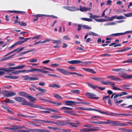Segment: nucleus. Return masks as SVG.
Listing matches in <instances>:
<instances>
[{"mask_svg":"<svg viewBox=\"0 0 132 132\" xmlns=\"http://www.w3.org/2000/svg\"><path fill=\"white\" fill-rule=\"evenodd\" d=\"M51 41H52L53 43H60L61 42V41L59 40H54L51 39Z\"/></svg>","mask_w":132,"mask_h":132,"instance_id":"nucleus-56","label":"nucleus"},{"mask_svg":"<svg viewBox=\"0 0 132 132\" xmlns=\"http://www.w3.org/2000/svg\"><path fill=\"white\" fill-rule=\"evenodd\" d=\"M116 99H114V102L115 104L117 105H118V104L122 102L123 101L122 100H121L118 101H117Z\"/></svg>","mask_w":132,"mask_h":132,"instance_id":"nucleus-37","label":"nucleus"},{"mask_svg":"<svg viewBox=\"0 0 132 132\" xmlns=\"http://www.w3.org/2000/svg\"><path fill=\"white\" fill-rule=\"evenodd\" d=\"M26 66L24 65H19L15 67L14 68L16 69H22L25 67Z\"/></svg>","mask_w":132,"mask_h":132,"instance_id":"nucleus-28","label":"nucleus"},{"mask_svg":"<svg viewBox=\"0 0 132 132\" xmlns=\"http://www.w3.org/2000/svg\"><path fill=\"white\" fill-rule=\"evenodd\" d=\"M106 77L109 79H110L112 80L118 81L119 80H121V79L119 77H116L113 75L108 76H106Z\"/></svg>","mask_w":132,"mask_h":132,"instance_id":"nucleus-9","label":"nucleus"},{"mask_svg":"<svg viewBox=\"0 0 132 132\" xmlns=\"http://www.w3.org/2000/svg\"><path fill=\"white\" fill-rule=\"evenodd\" d=\"M124 63H132V58L128 59L127 60H126L123 62Z\"/></svg>","mask_w":132,"mask_h":132,"instance_id":"nucleus-55","label":"nucleus"},{"mask_svg":"<svg viewBox=\"0 0 132 132\" xmlns=\"http://www.w3.org/2000/svg\"><path fill=\"white\" fill-rule=\"evenodd\" d=\"M91 9V8H87L85 7H82L81 5H80V8L79 10L81 12H86L88 11H90Z\"/></svg>","mask_w":132,"mask_h":132,"instance_id":"nucleus-12","label":"nucleus"},{"mask_svg":"<svg viewBox=\"0 0 132 132\" xmlns=\"http://www.w3.org/2000/svg\"><path fill=\"white\" fill-rule=\"evenodd\" d=\"M30 77L28 75L22 76V77L23 78V80H30Z\"/></svg>","mask_w":132,"mask_h":132,"instance_id":"nucleus-40","label":"nucleus"},{"mask_svg":"<svg viewBox=\"0 0 132 132\" xmlns=\"http://www.w3.org/2000/svg\"><path fill=\"white\" fill-rule=\"evenodd\" d=\"M91 78L94 80L98 81H101V83L103 84L102 83L104 82V81L103 80V79L101 78H98V77H91Z\"/></svg>","mask_w":132,"mask_h":132,"instance_id":"nucleus-17","label":"nucleus"},{"mask_svg":"<svg viewBox=\"0 0 132 132\" xmlns=\"http://www.w3.org/2000/svg\"><path fill=\"white\" fill-rule=\"evenodd\" d=\"M125 70L124 69H121V68H119V69H113L112 70L113 71H115V72H119L120 71V72H119L118 73V75L119 76H120L119 75V73H125V72H124L123 71Z\"/></svg>","mask_w":132,"mask_h":132,"instance_id":"nucleus-16","label":"nucleus"},{"mask_svg":"<svg viewBox=\"0 0 132 132\" xmlns=\"http://www.w3.org/2000/svg\"><path fill=\"white\" fill-rule=\"evenodd\" d=\"M89 35H92L93 36H97L98 35V34L92 32H90L89 33Z\"/></svg>","mask_w":132,"mask_h":132,"instance_id":"nucleus-57","label":"nucleus"},{"mask_svg":"<svg viewBox=\"0 0 132 132\" xmlns=\"http://www.w3.org/2000/svg\"><path fill=\"white\" fill-rule=\"evenodd\" d=\"M100 128L97 127H93L92 128H90V131H98Z\"/></svg>","mask_w":132,"mask_h":132,"instance_id":"nucleus-32","label":"nucleus"},{"mask_svg":"<svg viewBox=\"0 0 132 132\" xmlns=\"http://www.w3.org/2000/svg\"><path fill=\"white\" fill-rule=\"evenodd\" d=\"M68 124H69L71 126L75 127H78V126L74 123L67 122V125Z\"/></svg>","mask_w":132,"mask_h":132,"instance_id":"nucleus-29","label":"nucleus"},{"mask_svg":"<svg viewBox=\"0 0 132 132\" xmlns=\"http://www.w3.org/2000/svg\"><path fill=\"white\" fill-rule=\"evenodd\" d=\"M70 74H75L78 76H80V77H83L84 76L81 74L78 73H77L75 72H70Z\"/></svg>","mask_w":132,"mask_h":132,"instance_id":"nucleus-36","label":"nucleus"},{"mask_svg":"<svg viewBox=\"0 0 132 132\" xmlns=\"http://www.w3.org/2000/svg\"><path fill=\"white\" fill-rule=\"evenodd\" d=\"M49 87L53 88L56 87L59 88L60 87V85L59 84L55 83H53L52 84H50L49 85Z\"/></svg>","mask_w":132,"mask_h":132,"instance_id":"nucleus-21","label":"nucleus"},{"mask_svg":"<svg viewBox=\"0 0 132 132\" xmlns=\"http://www.w3.org/2000/svg\"><path fill=\"white\" fill-rule=\"evenodd\" d=\"M3 93L5 97H9L15 95L16 94L12 91L4 90L3 91Z\"/></svg>","mask_w":132,"mask_h":132,"instance_id":"nucleus-3","label":"nucleus"},{"mask_svg":"<svg viewBox=\"0 0 132 132\" xmlns=\"http://www.w3.org/2000/svg\"><path fill=\"white\" fill-rule=\"evenodd\" d=\"M89 111H95L103 114L104 112V111H102L100 110H98L96 109H93L91 108H89Z\"/></svg>","mask_w":132,"mask_h":132,"instance_id":"nucleus-30","label":"nucleus"},{"mask_svg":"<svg viewBox=\"0 0 132 132\" xmlns=\"http://www.w3.org/2000/svg\"><path fill=\"white\" fill-rule=\"evenodd\" d=\"M50 117L55 119H58V118H61L62 117V116H59L56 115L51 116Z\"/></svg>","mask_w":132,"mask_h":132,"instance_id":"nucleus-44","label":"nucleus"},{"mask_svg":"<svg viewBox=\"0 0 132 132\" xmlns=\"http://www.w3.org/2000/svg\"><path fill=\"white\" fill-rule=\"evenodd\" d=\"M67 62L69 64H77L82 63V62L81 61L77 60H73L70 61H68Z\"/></svg>","mask_w":132,"mask_h":132,"instance_id":"nucleus-15","label":"nucleus"},{"mask_svg":"<svg viewBox=\"0 0 132 132\" xmlns=\"http://www.w3.org/2000/svg\"><path fill=\"white\" fill-rule=\"evenodd\" d=\"M82 27L85 29H92L91 27L85 25L84 24L82 26Z\"/></svg>","mask_w":132,"mask_h":132,"instance_id":"nucleus-50","label":"nucleus"},{"mask_svg":"<svg viewBox=\"0 0 132 132\" xmlns=\"http://www.w3.org/2000/svg\"><path fill=\"white\" fill-rule=\"evenodd\" d=\"M43 120H41L39 119H35L34 120V121L36 122L40 123H43Z\"/></svg>","mask_w":132,"mask_h":132,"instance_id":"nucleus-43","label":"nucleus"},{"mask_svg":"<svg viewBox=\"0 0 132 132\" xmlns=\"http://www.w3.org/2000/svg\"><path fill=\"white\" fill-rule=\"evenodd\" d=\"M112 88V89H113L114 90H120V91L122 90L120 88L117 87L116 86H114Z\"/></svg>","mask_w":132,"mask_h":132,"instance_id":"nucleus-58","label":"nucleus"},{"mask_svg":"<svg viewBox=\"0 0 132 132\" xmlns=\"http://www.w3.org/2000/svg\"><path fill=\"white\" fill-rule=\"evenodd\" d=\"M124 15L126 17H129L132 16V12L128 13L127 14H124Z\"/></svg>","mask_w":132,"mask_h":132,"instance_id":"nucleus-63","label":"nucleus"},{"mask_svg":"<svg viewBox=\"0 0 132 132\" xmlns=\"http://www.w3.org/2000/svg\"><path fill=\"white\" fill-rule=\"evenodd\" d=\"M123 95L122 93L119 94H117L115 95L114 97V99H117L119 96H121Z\"/></svg>","mask_w":132,"mask_h":132,"instance_id":"nucleus-51","label":"nucleus"},{"mask_svg":"<svg viewBox=\"0 0 132 132\" xmlns=\"http://www.w3.org/2000/svg\"><path fill=\"white\" fill-rule=\"evenodd\" d=\"M37 132H51L49 130H46L44 129H38Z\"/></svg>","mask_w":132,"mask_h":132,"instance_id":"nucleus-35","label":"nucleus"},{"mask_svg":"<svg viewBox=\"0 0 132 132\" xmlns=\"http://www.w3.org/2000/svg\"><path fill=\"white\" fill-rule=\"evenodd\" d=\"M85 95L87 96H88V97L91 99V98L93 97L92 96H95L96 95L93 93H90L89 92L86 93L85 94Z\"/></svg>","mask_w":132,"mask_h":132,"instance_id":"nucleus-25","label":"nucleus"},{"mask_svg":"<svg viewBox=\"0 0 132 132\" xmlns=\"http://www.w3.org/2000/svg\"><path fill=\"white\" fill-rule=\"evenodd\" d=\"M35 71L40 72L44 73H49V72L43 70L38 69H30V72H33Z\"/></svg>","mask_w":132,"mask_h":132,"instance_id":"nucleus-11","label":"nucleus"},{"mask_svg":"<svg viewBox=\"0 0 132 132\" xmlns=\"http://www.w3.org/2000/svg\"><path fill=\"white\" fill-rule=\"evenodd\" d=\"M52 121L50 120H43V123H52Z\"/></svg>","mask_w":132,"mask_h":132,"instance_id":"nucleus-62","label":"nucleus"},{"mask_svg":"<svg viewBox=\"0 0 132 132\" xmlns=\"http://www.w3.org/2000/svg\"><path fill=\"white\" fill-rule=\"evenodd\" d=\"M56 70L61 73L65 75H70V72H69L65 69L61 68H57Z\"/></svg>","mask_w":132,"mask_h":132,"instance_id":"nucleus-10","label":"nucleus"},{"mask_svg":"<svg viewBox=\"0 0 132 132\" xmlns=\"http://www.w3.org/2000/svg\"><path fill=\"white\" fill-rule=\"evenodd\" d=\"M122 35V33H117L116 34H111L109 36H119L120 35Z\"/></svg>","mask_w":132,"mask_h":132,"instance_id":"nucleus-34","label":"nucleus"},{"mask_svg":"<svg viewBox=\"0 0 132 132\" xmlns=\"http://www.w3.org/2000/svg\"><path fill=\"white\" fill-rule=\"evenodd\" d=\"M38 90L40 92H42L43 93H45L46 92V90L44 89L41 88H37Z\"/></svg>","mask_w":132,"mask_h":132,"instance_id":"nucleus-47","label":"nucleus"},{"mask_svg":"<svg viewBox=\"0 0 132 132\" xmlns=\"http://www.w3.org/2000/svg\"><path fill=\"white\" fill-rule=\"evenodd\" d=\"M37 59H33L29 61V62L30 63H35L37 62Z\"/></svg>","mask_w":132,"mask_h":132,"instance_id":"nucleus-64","label":"nucleus"},{"mask_svg":"<svg viewBox=\"0 0 132 132\" xmlns=\"http://www.w3.org/2000/svg\"><path fill=\"white\" fill-rule=\"evenodd\" d=\"M14 67H12V68H10L9 69H7L6 68V72H11L13 71L14 70L13 69H15L14 68Z\"/></svg>","mask_w":132,"mask_h":132,"instance_id":"nucleus-48","label":"nucleus"},{"mask_svg":"<svg viewBox=\"0 0 132 132\" xmlns=\"http://www.w3.org/2000/svg\"><path fill=\"white\" fill-rule=\"evenodd\" d=\"M62 39L64 40H70V38L69 37L68 35L64 36L62 38Z\"/></svg>","mask_w":132,"mask_h":132,"instance_id":"nucleus-54","label":"nucleus"},{"mask_svg":"<svg viewBox=\"0 0 132 132\" xmlns=\"http://www.w3.org/2000/svg\"><path fill=\"white\" fill-rule=\"evenodd\" d=\"M30 72V69L29 70H22L16 71L14 72H12V73L14 75H17L20 72H24L26 73H28Z\"/></svg>","mask_w":132,"mask_h":132,"instance_id":"nucleus-13","label":"nucleus"},{"mask_svg":"<svg viewBox=\"0 0 132 132\" xmlns=\"http://www.w3.org/2000/svg\"><path fill=\"white\" fill-rule=\"evenodd\" d=\"M102 83L103 84V85H107L109 84H110V85L112 86V87L114 86L115 85L114 83L111 81L107 82L106 81H104V82Z\"/></svg>","mask_w":132,"mask_h":132,"instance_id":"nucleus-23","label":"nucleus"},{"mask_svg":"<svg viewBox=\"0 0 132 132\" xmlns=\"http://www.w3.org/2000/svg\"><path fill=\"white\" fill-rule=\"evenodd\" d=\"M29 132L31 131L32 132H37L38 129H29Z\"/></svg>","mask_w":132,"mask_h":132,"instance_id":"nucleus-61","label":"nucleus"},{"mask_svg":"<svg viewBox=\"0 0 132 132\" xmlns=\"http://www.w3.org/2000/svg\"><path fill=\"white\" fill-rule=\"evenodd\" d=\"M67 125V122L63 121L58 120V126H63Z\"/></svg>","mask_w":132,"mask_h":132,"instance_id":"nucleus-18","label":"nucleus"},{"mask_svg":"<svg viewBox=\"0 0 132 132\" xmlns=\"http://www.w3.org/2000/svg\"><path fill=\"white\" fill-rule=\"evenodd\" d=\"M89 122L92 123H94L95 124V125H100V124H106L109 123L108 122H106V121H97L95 122H93L92 121H89Z\"/></svg>","mask_w":132,"mask_h":132,"instance_id":"nucleus-14","label":"nucleus"},{"mask_svg":"<svg viewBox=\"0 0 132 132\" xmlns=\"http://www.w3.org/2000/svg\"><path fill=\"white\" fill-rule=\"evenodd\" d=\"M116 16L117 15H116L113 16L112 17H111V18H108V20L109 21H110L113 20L114 19H116Z\"/></svg>","mask_w":132,"mask_h":132,"instance_id":"nucleus-49","label":"nucleus"},{"mask_svg":"<svg viewBox=\"0 0 132 132\" xmlns=\"http://www.w3.org/2000/svg\"><path fill=\"white\" fill-rule=\"evenodd\" d=\"M87 84L90 87L92 88L93 89H96V88H97L96 86H97L96 85L94 86L91 83L89 82H87Z\"/></svg>","mask_w":132,"mask_h":132,"instance_id":"nucleus-38","label":"nucleus"},{"mask_svg":"<svg viewBox=\"0 0 132 132\" xmlns=\"http://www.w3.org/2000/svg\"><path fill=\"white\" fill-rule=\"evenodd\" d=\"M103 114L111 116H114V113L111 112L109 113L107 112H104Z\"/></svg>","mask_w":132,"mask_h":132,"instance_id":"nucleus-42","label":"nucleus"},{"mask_svg":"<svg viewBox=\"0 0 132 132\" xmlns=\"http://www.w3.org/2000/svg\"><path fill=\"white\" fill-rule=\"evenodd\" d=\"M5 103H14V102L11 100H10L9 99H7L5 100L4 101Z\"/></svg>","mask_w":132,"mask_h":132,"instance_id":"nucleus-33","label":"nucleus"},{"mask_svg":"<svg viewBox=\"0 0 132 132\" xmlns=\"http://www.w3.org/2000/svg\"><path fill=\"white\" fill-rule=\"evenodd\" d=\"M27 97L31 101L33 102H35L37 100L36 98L32 97L29 94Z\"/></svg>","mask_w":132,"mask_h":132,"instance_id":"nucleus-24","label":"nucleus"},{"mask_svg":"<svg viewBox=\"0 0 132 132\" xmlns=\"http://www.w3.org/2000/svg\"><path fill=\"white\" fill-rule=\"evenodd\" d=\"M82 69L83 70L87 72H91L92 73L95 74L96 73V72L95 71L91 69L83 68H82Z\"/></svg>","mask_w":132,"mask_h":132,"instance_id":"nucleus-20","label":"nucleus"},{"mask_svg":"<svg viewBox=\"0 0 132 132\" xmlns=\"http://www.w3.org/2000/svg\"><path fill=\"white\" fill-rule=\"evenodd\" d=\"M119 75L121 77L124 79H129L132 78V75H128L126 73H119Z\"/></svg>","mask_w":132,"mask_h":132,"instance_id":"nucleus-5","label":"nucleus"},{"mask_svg":"<svg viewBox=\"0 0 132 132\" xmlns=\"http://www.w3.org/2000/svg\"><path fill=\"white\" fill-rule=\"evenodd\" d=\"M24 43V42L22 41H18L16 42L15 43V45H21Z\"/></svg>","mask_w":132,"mask_h":132,"instance_id":"nucleus-60","label":"nucleus"},{"mask_svg":"<svg viewBox=\"0 0 132 132\" xmlns=\"http://www.w3.org/2000/svg\"><path fill=\"white\" fill-rule=\"evenodd\" d=\"M75 103V102L72 101H65V104L67 105H71Z\"/></svg>","mask_w":132,"mask_h":132,"instance_id":"nucleus-27","label":"nucleus"},{"mask_svg":"<svg viewBox=\"0 0 132 132\" xmlns=\"http://www.w3.org/2000/svg\"><path fill=\"white\" fill-rule=\"evenodd\" d=\"M53 96L55 98L59 99H60L62 100L63 99L62 97L60 95L58 94H53Z\"/></svg>","mask_w":132,"mask_h":132,"instance_id":"nucleus-31","label":"nucleus"},{"mask_svg":"<svg viewBox=\"0 0 132 132\" xmlns=\"http://www.w3.org/2000/svg\"><path fill=\"white\" fill-rule=\"evenodd\" d=\"M93 63V62L90 61H88L87 62H82V63L83 64L85 65H89Z\"/></svg>","mask_w":132,"mask_h":132,"instance_id":"nucleus-52","label":"nucleus"},{"mask_svg":"<svg viewBox=\"0 0 132 132\" xmlns=\"http://www.w3.org/2000/svg\"><path fill=\"white\" fill-rule=\"evenodd\" d=\"M18 22L19 24L21 26H27L26 23L24 22L23 21H20Z\"/></svg>","mask_w":132,"mask_h":132,"instance_id":"nucleus-45","label":"nucleus"},{"mask_svg":"<svg viewBox=\"0 0 132 132\" xmlns=\"http://www.w3.org/2000/svg\"><path fill=\"white\" fill-rule=\"evenodd\" d=\"M81 132H89L90 131V129H88L87 128H84L80 129V130Z\"/></svg>","mask_w":132,"mask_h":132,"instance_id":"nucleus-39","label":"nucleus"},{"mask_svg":"<svg viewBox=\"0 0 132 132\" xmlns=\"http://www.w3.org/2000/svg\"><path fill=\"white\" fill-rule=\"evenodd\" d=\"M125 17L122 15H120V16H118L117 15L116 19H123L125 18Z\"/></svg>","mask_w":132,"mask_h":132,"instance_id":"nucleus-59","label":"nucleus"},{"mask_svg":"<svg viewBox=\"0 0 132 132\" xmlns=\"http://www.w3.org/2000/svg\"><path fill=\"white\" fill-rule=\"evenodd\" d=\"M63 8L66 10L71 11H74L79 10L78 8L74 6L70 7L65 6Z\"/></svg>","mask_w":132,"mask_h":132,"instance_id":"nucleus-6","label":"nucleus"},{"mask_svg":"<svg viewBox=\"0 0 132 132\" xmlns=\"http://www.w3.org/2000/svg\"><path fill=\"white\" fill-rule=\"evenodd\" d=\"M91 18H81V20H83L88 21V22H91L93 21V20L91 19Z\"/></svg>","mask_w":132,"mask_h":132,"instance_id":"nucleus-41","label":"nucleus"},{"mask_svg":"<svg viewBox=\"0 0 132 132\" xmlns=\"http://www.w3.org/2000/svg\"><path fill=\"white\" fill-rule=\"evenodd\" d=\"M19 94L20 96L27 97L28 94L23 92H19Z\"/></svg>","mask_w":132,"mask_h":132,"instance_id":"nucleus-26","label":"nucleus"},{"mask_svg":"<svg viewBox=\"0 0 132 132\" xmlns=\"http://www.w3.org/2000/svg\"><path fill=\"white\" fill-rule=\"evenodd\" d=\"M131 86V85L130 84H127L126 85H123L120 86V87L124 88V89L126 90H129L130 88H128Z\"/></svg>","mask_w":132,"mask_h":132,"instance_id":"nucleus-19","label":"nucleus"},{"mask_svg":"<svg viewBox=\"0 0 132 132\" xmlns=\"http://www.w3.org/2000/svg\"><path fill=\"white\" fill-rule=\"evenodd\" d=\"M13 127H12V130L14 131H16L17 130L21 129L23 128L26 129H27V127L24 126H20L14 125L13 126Z\"/></svg>","mask_w":132,"mask_h":132,"instance_id":"nucleus-4","label":"nucleus"},{"mask_svg":"<svg viewBox=\"0 0 132 132\" xmlns=\"http://www.w3.org/2000/svg\"><path fill=\"white\" fill-rule=\"evenodd\" d=\"M90 15L89 17L90 18L94 19V20L97 22H101V19H97V18L100 17V16L97 15H93L91 13L89 14Z\"/></svg>","mask_w":132,"mask_h":132,"instance_id":"nucleus-8","label":"nucleus"},{"mask_svg":"<svg viewBox=\"0 0 132 132\" xmlns=\"http://www.w3.org/2000/svg\"><path fill=\"white\" fill-rule=\"evenodd\" d=\"M70 92L74 93L77 94H79L80 92V91L78 89L71 90Z\"/></svg>","mask_w":132,"mask_h":132,"instance_id":"nucleus-46","label":"nucleus"},{"mask_svg":"<svg viewBox=\"0 0 132 132\" xmlns=\"http://www.w3.org/2000/svg\"><path fill=\"white\" fill-rule=\"evenodd\" d=\"M39 106H40L41 107L39 108H38L41 109H45L46 110H48L50 112V111L52 112L55 113H60V112L57 110L53 109H52L48 108H44L41 106L38 105Z\"/></svg>","mask_w":132,"mask_h":132,"instance_id":"nucleus-7","label":"nucleus"},{"mask_svg":"<svg viewBox=\"0 0 132 132\" xmlns=\"http://www.w3.org/2000/svg\"><path fill=\"white\" fill-rule=\"evenodd\" d=\"M2 106L4 109L8 111L9 113L12 114H14V113L13 112L10 111L9 109L6 106L2 105Z\"/></svg>","mask_w":132,"mask_h":132,"instance_id":"nucleus-22","label":"nucleus"},{"mask_svg":"<svg viewBox=\"0 0 132 132\" xmlns=\"http://www.w3.org/2000/svg\"><path fill=\"white\" fill-rule=\"evenodd\" d=\"M106 122H108L109 123L106 124L112 123L115 126H126L127 125V124L126 123H120L119 121H111L110 119H107L106 120Z\"/></svg>","mask_w":132,"mask_h":132,"instance_id":"nucleus-2","label":"nucleus"},{"mask_svg":"<svg viewBox=\"0 0 132 132\" xmlns=\"http://www.w3.org/2000/svg\"><path fill=\"white\" fill-rule=\"evenodd\" d=\"M24 48V47H22L21 48H18L17 49H15L16 51H17V52H19L23 50Z\"/></svg>","mask_w":132,"mask_h":132,"instance_id":"nucleus-53","label":"nucleus"},{"mask_svg":"<svg viewBox=\"0 0 132 132\" xmlns=\"http://www.w3.org/2000/svg\"><path fill=\"white\" fill-rule=\"evenodd\" d=\"M15 100L19 102H21V104L23 105H27L29 106L30 107L36 108H37L41 107L39 106L38 105H34L33 104L29 103L26 101V100L24 98L20 97H16L14 98Z\"/></svg>","mask_w":132,"mask_h":132,"instance_id":"nucleus-1","label":"nucleus"}]
</instances>
